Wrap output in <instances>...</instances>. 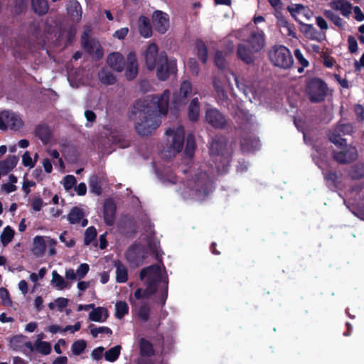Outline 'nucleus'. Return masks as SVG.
<instances>
[{
    "instance_id": "nucleus-1",
    "label": "nucleus",
    "mask_w": 364,
    "mask_h": 364,
    "mask_svg": "<svg viewBox=\"0 0 364 364\" xmlns=\"http://www.w3.org/2000/svg\"><path fill=\"white\" fill-rule=\"evenodd\" d=\"M169 95L170 92L166 90L161 95L148 96L135 102L129 118L135 120V129L139 135L151 134L160 126L161 117L168 113Z\"/></svg>"
},
{
    "instance_id": "nucleus-2",
    "label": "nucleus",
    "mask_w": 364,
    "mask_h": 364,
    "mask_svg": "<svg viewBox=\"0 0 364 364\" xmlns=\"http://www.w3.org/2000/svg\"><path fill=\"white\" fill-rule=\"evenodd\" d=\"M237 131L240 136V150L242 153H252L259 149L260 140L253 133V116L248 112L239 110L235 117Z\"/></svg>"
},
{
    "instance_id": "nucleus-3",
    "label": "nucleus",
    "mask_w": 364,
    "mask_h": 364,
    "mask_svg": "<svg viewBox=\"0 0 364 364\" xmlns=\"http://www.w3.org/2000/svg\"><path fill=\"white\" fill-rule=\"evenodd\" d=\"M328 92L326 82L320 77H314L306 80L305 92L312 103L323 102Z\"/></svg>"
},
{
    "instance_id": "nucleus-4",
    "label": "nucleus",
    "mask_w": 364,
    "mask_h": 364,
    "mask_svg": "<svg viewBox=\"0 0 364 364\" xmlns=\"http://www.w3.org/2000/svg\"><path fill=\"white\" fill-rule=\"evenodd\" d=\"M270 61L277 67L289 69L294 63L290 50L284 46L276 45L269 52Z\"/></svg>"
},
{
    "instance_id": "nucleus-5",
    "label": "nucleus",
    "mask_w": 364,
    "mask_h": 364,
    "mask_svg": "<svg viewBox=\"0 0 364 364\" xmlns=\"http://www.w3.org/2000/svg\"><path fill=\"white\" fill-rule=\"evenodd\" d=\"M156 68L158 79L161 81H165L170 75L176 73V60H168L166 52H161V57L159 58V61Z\"/></svg>"
},
{
    "instance_id": "nucleus-6",
    "label": "nucleus",
    "mask_w": 364,
    "mask_h": 364,
    "mask_svg": "<svg viewBox=\"0 0 364 364\" xmlns=\"http://www.w3.org/2000/svg\"><path fill=\"white\" fill-rule=\"evenodd\" d=\"M240 36L248 34L247 38L242 39L244 43L249 47L252 48L254 51L260 52L265 46V35L263 31L257 28L255 31H251L248 33L246 28L241 29L240 31Z\"/></svg>"
},
{
    "instance_id": "nucleus-7",
    "label": "nucleus",
    "mask_w": 364,
    "mask_h": 364,
    "mask_svg": "<svg viewBox=\"0 0 364 364\" xmlns=\"http://www.w3.org/2000/svg\"><path fill=\"white\" fill-rule=\"evenodd\" d=\"M159 267L156 264H153L143 268L139 273V279L141 281H144L146 289L154 294H155L158 290L160 277L159 276L153 277L151 275L154 274H159Z\"/></svg>"
},
{
    "instance_id": "nucleus-8",
    "label": "nucleus",
    "mask_w": 364,
    "mask_h": 364,
    "mask_svg": "<svg viewBox=\"0 0 364 364\" xmlns=\"http://www.w3.org/2000/svg\"><path fill=\"white\" fill-rule=\"evenodd\" d=\"M343 147L344 149L341 151L333 150L332 152V157L336 162L340 164H349L358 159V152L355 146L346 144Z\"/></svg>"
},
{
    "instance_id": "nucleus-9",
    "label": "nucleus",
    "mask_w": 364,
    "mask_h": 364,
    "mask_svg": "<svg viewBox=\"0 0 364 364\" xmlns=\"http://www.w3.org/2000/svg\"><path fill=\"white\" fill-rule=\"evenodd\" d=\"M23 123L21 117L9 110H4L0 113V129L6 130L9 128L11 130H19Z\"/></svg>"
},
{
    "instance_id": "nucleus-10",
    "label": "nucleus",
    "mask_w": 364,
    "mask_h": 364,
    "mask_svg": "<svg viewBox=\"0 0 364 364\" xmlns=\"http://www.w3.org/2000/svg\"><path fill=\"white\" fill-rule=\"evenodd\" d=\"M90 31L85 30L81 36V43L83 49L90 55H95L99 60L102 58L103 52L97 41L89 38Z\"/></svg>"
},
{
    "instance_id": "nucleus-11",
    "label": "nucleus",
    "mask_w": 364,
    "mask_h": 364,
    "mask_svg": "<svg viewBox=\"0 0 364 364\" xmlns=\"http://www.w3.org/2000/svg\"><path fill=\"white\" fill-rule=\"evenodd\" d=\"M124 257L130 264L139 267L143 264L145 255L140 245L134 243L126 250Z\"/></svg>"
},
{
    "instance_id": "nucleus-12",
    "label": "nucleus",
    "mask_w": 364,
    "mask_h": 364,
    "mask_svg": "<svg viewBox=\"0 0 364 364\" xmlns=\"http://www.w3.org/2000/svg\"><path fill=\"white\" fill-rule=\"evenodd\" d=\"M166 135L172 137L171 148L177 153L181 151L184 145L185 130L183 126L179 125L176 129H168L165 132Z\"/></svg>"
},
{
    "instance_id": "nucleus-13",
    "label": "nucleus",
    "mask_w": 364,
    "mask_h": 364,
    "mask_svg": "<svg viewBox=\"0 0 364 364\" xmlns=\"http://www.w3.org/2000/svg\"><path fill=\"white\" fill-rule=\"evenodd\" d=\"M144 56L146 68L150 71L154 70L161 57L157 45L154 43H150L144 50Z\"/></svg>"
},
{
    "instance_id": "nucleus-14",
    "label": "nucleus",
    "mask_w": 364,
    "mask_h": 364,
    "mask_svg": "<svg viewBox=\"0 0 364 364\" xmlns=\"http://www.w3.org/2000/svg\"><path fill=\"white\" fill-rule=\"evenodd\" d=\"M192 94V85L189 80H183L180 86L178 93H176L172 99V103L176 108L179 106L186 105L188 102V98Z\"/></svg>"
},
{
    "instance_id": "nucleus-15",
    "label": "nucleus",
    "mask_w": 364,
    "mask_h": 364,
    "mask_svg": "<svg viewBox=\"0 0 364 364\" xmlns=\"http://www.w3.org/2000/svg\"><path fill=\"white\" fill-rule=\"evenodd\" d=\"M152 22L155 30L159 33H165L169 28L168 15L157 10L153 13Z\"/></svg>"
},
{
    "instance_id": "nucleus-16",
    "label": "nucleus",
    "mask_w": 364,
    "mask_h": 364,
    "mask_svg": "<svg viewBox=\"0 0 364 364\" xmlns=\"http://www.w3.org/2000/svg\"><path fill=\"white\" fill-rule=\"evenodd\" d=\"M125 77L128 80L135 79L139 73V65L134 52H130L127 56V63L124 65Z\"/></svg>"
},
{
    "instance_id": "nucleus-17",
    "label": "nucleus",
    "mask_w": 364,
    "mask_h": 364,
    "mask_svg": "<svg viewBox=\"0 0 364 364\" xmlns=\"http://www.w3.org/2000/svg\"><path fill=\"white\" fill-rule=\"evenodd\" d=\"M205 119L208 124L217 129L224 128L226 124L225 116L217 109H207Z\"/></svg>"
},
{
    "instance_id": "nucleus-18",
    "label": "nucleus",
    "mask_w": 364,
    "mask_h": 364,
    "mask_svg": "<svg viewBox=\"0 0 364 364\" xmlns=\"http://www.w3.org/2000/svg\"><path fill=\"white\" fill-rule=\"evenodd\" d=\"M255 53H257V52L254 51L252 48L245 43H241L237 45V56L245 64L251 65L255 63Z\"/></svg>"
},
{
    "instance_id": "nucleus-19",
    "label": "nucleus",
    "mask_w": 364,
    "mask_h": 364,
    "mask_svg": "<svg viewBox=\"0 0 364 364\" xmlns=\"http://www.w3.org/2000/svg\"><path fill=\"white\" fill-rule=\"evenodd\" d=\"M117 206L112 199L106 200L103 205V219L105 224L112 226L116 219Z\"/></svg>"
},
{
    "instance_id": "nucleus-20",
    "label": "nucleus",
    "mask_w": 364,
    "mask_h": 364,
    "mask_svg": "<svg viewBox=\"0 0 364 364\" xmlns=\"http://www.w3.org/2000/svg\"><path fill=\"white\" fill-rule=\"evenodd\" d=\"M107 63L111 68L117 72H122L124 69V58L119 53H110L107 57Z\"/></svg>"
},
{
    "instance_id": "nucleus-21",
    "label": "nucleus",
    "mask_w": 364,
    "mask_h": 364,
    "mask_svg": "<svg viewBox=\"0 0 364 364\" xmlns=\"http://www.w3.org/2000/svg\"><path fill=\"white\" fill-rule=\"evenodd\" d=\"M119 230L122 235L130 237L136 234V227L134 218H127L122 220Z\"/></svg>"
},
{
    "instance_id": "nucleus-22",
    "label": "nucleus",
    "mask_w": 364,
    "mask_h": 364,
    "mask_svg": "<svg viewBox=\"0 0 364 364\" xmlns=\"http://www.w3.org/2000/svg\"><path fill=\"white\" fill-rule=\"evenodd\" d=\"M18 158L15 155H9L6 159L0 161V172L2 175L8 174L17 164Z\"/></svg>"
},
{
    "instance_id": "nucleus-23",
    "label": "nucleus",
    "mask_w": 364,
    "mask_h": 364,
    "mask_svg": "<svg viewBox=\"0 0 364 364\" xmlns=\"http://www.w3.org/2000/svg\"><path fill=\"white\" fill-rule=\"evenodd\" d=\"M116 267V282L118 283H125L128 280V269L124 264L119 260L114 262Z\"/></svg>"
},
{
    "instance_id": "nucleus-24",
    "label": "nucleus",
    "mask_w": 364,
    "mask_h": 364,
    "mask_svg": "<svg viewBox=\"0 0 364 364\" xmlns=\"http://www.w3.org/2000/svg\"><path fill=\"white\" fill-rule=\"evenodd\" d=\"M139 31L140 35L144 38H149L152 34V28L150 20L148 17L141 16L139 19Z\"/></svg>"
},
{
    "instance_id": "nucleus-25",
    "label": "nucleus",
    "mask_w": 364,
    "mask_h": 364,
    "mask_svg": "<svg viewBox=\"0 0 364 364\" xmlns=\"http://www.w3.org/2000/svg\"><path fill=\"white\" fill-rule=\"evenodd\" d=\"M226 149V143L221 139H214L210 146V152L216 156H223Z\"/></svg>"
},
{
    "instance_id": "nucleus-26",
    "label": "nucleus",
    "mask_w": 364,
    "mask_h": 364,
    "mask_svg": "<svg viewBox=\"0 0 364 364\" xmlns=\"http://www.w3.org/2000/svg\"><path fill=\"white\" fill-rule=\"evenodd\" d=\"M140 355L143 357H151L154 355L153 344L144 338H141L139 341Z\"/></svg>"
},
{
    "instance_id": "nucleus-27",
    "label": "nucleus",
    "mask_w": 364,
    "mask_h": 364,
    "mask_svg": "<svg viewBox=\"0 0 364 364\" xmlns=\"http://www.w3.org/2000/svg\"><path fill=\"white\" fill-rule=\"evenodd\" d=\"M35 135L38 137L43 144L50 141L52 134L49 127L46 124H39L35 129Z\"/></svg>"
},
{
    "instance_id": "nucleus-28",
    "label": "nucleus",
    "mask_w": 364,
    "mask_h": 364,
    "mask_svg": "<svg viewBox=\"0 0 364 364\" xmlns=\"http://www.w3.org/2000/svg\"><path fill=\"white\" fill-rule=\"evenodd\" d=\"M46 250V245L42 236L37 235L33 239L32 252L37 257H42Z\"/></svg>"
},
{
    "instance_id": "nucleus-29",
    "label": "nucleus",
    "mask_w": 364,
    "mask_h": 364,
    "mask_svg": "<svg viewBox=\"0 0 364 364\" xmlns=\"http://www.w3.org/2000/svg\"><path fill=\"white\" fill-rule=\"evenodd\" d=\"M67 12L73 19L78 20L81 18V6L76 0H70L67 5Z\"/></svg>"
},
{
    "instance_id": "nucleus-30",
    "label": "nucleus",
    "mask_w": 364,
    "mask_h": 364,
    "mask_svg": "<svg viewBox=\"0 0 364 364\" xmlns=\"http://www.w3.org/2000/svg\"><path fill=\"white\" fill-rule=\"evenodd\" d=\"M31 6L33 12L40 16L47 14L49 9L47 0H31Z\"/></svg>"
},
{
    "instance_id": "nucleus-31",
    "label": "nucleus",
    "mask_w": 364,
    "mask_h": 364,
    "mask_svg": "<svg viewBox=\"0 0 364 364\" xmlns=\"http://www.w3.org/2000/svg\"><path fill=\"white\" fill-rule=\"evenodd\" d=\"M327 135L328 140L339 148L343 147L347 142L346 139L341 137V134L336 127L333 130L328 131Z\"/></svg>"
},
{
    "instance_id": "nucleus-32",
    "label": "nucleus",
    "mask_w": 364,
    "mask_h": 364,
    "mask_svg": "<svg viewBox=\"0 0 364 364\" xmlns=\"http://www.w3.org/2000/svg\"><path fill=\"white\" fill-rule=\"evenodd\" d=\"M200 105L198 97H194L189 106L188 111V119L192 122H196L199 117Z\"/></svg>"
},
{
    "instance_id": "nucleus-33",
    "label": "nucleus",
    "mask_w": 364,
    "mask_h": 364,
    "mask_svg": "<svg viewBox=\"0 0 364 364\" xmlns=\"http://www.w3.org/2000/svg\"><path fill=\"white\" fill-rule=\"evenodd\" d=\"M196 48L197 50V56L202 63L205 64L208 60V48L205 43L198 39L196 41Z\"/></svg>"
},
{
    "instance_id": "nucleus-34",
    "label": "nucleus",
    "mask_w": 364,
    "mask_h": 364,
    "mask_svg": "<svg viewBox=\"0 0 364 364\" xmlns=\"http://www.w3.org/2000/svg\"><path fill=\"white\" fill-rule=\"evenodd\" d=\"M348 174L353 180L364 178V163L356 164L352 166Z\"/></svg>"
},
{
    "instance_id": "nucleus-35",
    "label": "nucleus",
    "mask_w": 364,
    "mask_h": 364,
    "mask_svg": "<svg viewBox=\"0 0 364 364\" xmlns=\"http://www.w3.org/2000/svg\"><path fill=\"white\" fill-rule=\"evenodd\" d=\"M83 218L82 210L77 206L73 207L68 215V220L70 224L79 223Z\"/></svg>"
},
{
    "instance_id": "nucleus-36",
    "label": "nucleus",
    "mask_w": 364,
    "mask_h": 364,
    "mask_svg": "<svg viewBox=\"0 0 364 364\" xmlns=\"http://www.w3.org/2000/svg\"><path fill=\"white\" fill-rule=\"evenodd\" d=\"M89 187L90 191L96 196H100L102 193L101 182L97 175H92L89 178Z\"/></svg>"
},
{
    "instance_id": "nucleus-37",
    "label": "nucleus",
    "mask_w": 364,
    "mask_h": 364,
    "mask_svg": "<svg viewBox=\"0 0 364 364\" xmlns=\"http://www.w3.org/2000/svg\"><path fill=\"white\" fill-rule=\"evenodd\" d=\"M98 75L101 82L107 85H114L117 81L114 75L105 69H102Z\"/></svg>"
},
{
    "instance_id": "nucleus-38",
    "label": "nucleus",
    "mask_w": 364,
    "mask_h": 364,
    "mask_svg": "<svg viewBox=\"0 0 364 364\" xmlns=\"http://www.w3.org/2000/svg\"><path fill=\"white\" fill-rule=\"evenodd\" d=\"M151 307L147 303H142L136 310V316L142 322H147L150 317Z\"/></svg>"
},
{
    "instance_id": "nucleus-39",
    "label": "nucleus",
    "mask_w": 364,
    "mask_h": 364,
    "mask_svg": "<svg viewBox=\"0 0 364 364\" xmlns=\"http://www.w3.org/2000/svg\"><path fill=\"white\" fill-rule=\"evenodd\" d=\"M129 314V306L126 301H119L115 304L114 316L117 319L123 318Z\"/></svg>"
},
{
    "instance_id": "nucleus-40",
    "label": "nucleus",
    "mask_w": 364,
    "mask_h": 364,
    "mask_svg": "<svg viewBox=\"0 0 364 364\" xmlns=\"http://www.w3.org/2000/svg\"><path fill=\"white\" fill-rule=\"evenodd\" d=\"M213 83L218 97L220 100L225 102L228 100V95L226 94V91L223 85L222 82L218 78L214 77Z\"/></svg>"
},
{
    "instance_id": "nucleus-41",
    "label": "nucleus",
    "mask_w": 364,
    "mask_h": 364,
    "mask_svg": "<svg viewBox=\"0 0 364 364\" xmlns=\"http://www.w3.org/2000/svg\"><path fill=\"white\" fill-rule=\"evenodd\" d=\"M14 230L12 229L10 226L5 227L0 236L2 245L4 246H6L9 243H10L14 237Z\"/></svg>"
},
{
    "instance_id": "nucleus-42",
    "label": "nucleus",
    "mask_w": 364,
    "mask_h": 364,
    "mask_svg": "<svg viewBox=\"0 0 364 364\" xmlns=\"http://www.w3.org/2000/svg\"><path fill=\"white\" fill-rule=\"evenodd\" d=\"M196 148L195 137L193 134H188L186 137V142L185 146V154L192 157L194 154L195 149Z\"/></svg>"
},
{
    "instance_id": "nucleus-43",
    "label": "nucleus",
    "mask_w": 364,
    "mask_h": 364,
    "mask_svg": "<svg viewBox=\"0 0 364 364\" xmlns=\"http://www.w3.org/2000/svg\"><path fill=\"white\" fill-rule=\"evenodd\" d=\"M121 349V346L117 345L107 350L105 353V360L109 362L116 361L119 357Z\"/></svg>"
},
{
    "instance_id": "nucleus-44",
    "label": "nucleus",
    "mask_w": 364,
    "mask_h": 364,
    "mask_svg": "<svg viewBox=\"0 0 364 364\" xmlns=\"http://www.w3.org/2000/svg\"><path fill=\"white\" fill-rule=\"evenodd\" d=\"M53 278L51 280L52 285L60 289L67 288L68 282L65 281L63 277L60 276L56 271L53 272Z\"/></svg>"
},
{
    "instance_id": "nucleus-45",
    "label": "nucleus",
    "mask_w": 364,
    "mask_h": 364,
    "mask_svg": "<svg viewBox=\"0 0 364 364\" xmlns=\"http://www.w3.org/2000/svg\"><path fill=\"white\" fill-rule=\"evenodd\" d=\"M103 312H105L106 317L108 316V311L106 309L102 307L93 308V310L89 314V318L95 322L102 321Z\"/></svg>"
},
{
    "instance_id": "nucleus-46",
    "label": "nucleus",
    "mask_w": 364,
    "mask_h": 364,
    "mask_svg": "<svg viewBox=\"0 0 364 364\" xmlns=\"http://www.w3.org/2000/svg\"><path fill=\"white\" fill-rule=\"evenodd\" d=\"M87 343L85 340H77L73 343L71 350L75 355H80L85 351Z\"/></svg>"
},
{
    "instance_id": "nucleus-47",
    "label": "nucleus",
    "mask_w": 364,
    "mask_h": 364,
    "mask_svg": "<svg viewBox=\"0 0 364 364\" xmlns=\"http://www.w3.org/2000/svg\"><path fill=\"white\" fill-rule=\"evenodd\" d=\"M323 178L325 181L328 183H331L333 187H337V181L338 179V174L336 171L328 170L323 171Z\"/></svg>"
},
{
    "instance_id": "nucleus-48",
    "label": "nucleus",
    "mask_w": 364,
    "mask_h": 364,
    "mask_svg": "<svg viewBox=\"0 0 364 364\" xmlns=\"http://www.w3.org/2000/svg\"><path fill=\"white\" fill-rule=\"evenodd\" d=\"M36 350L42 355H47L51 352V346L46 341H36L35 343Z\"/></svg>"
},
{
    "instance_id": "nucleus-49",
    "label": "nucleus",
    "mask_w": 364,
    "mask_h": 364,
    "mask_svg": "<svg viewBox=\"0 0 364 364\" xmlns=\"http://www.w3.org/2000/svg\"><path fill=\"white\" fill-rule=\"evenodd\" d=\"M323 14L326 18L331 20L336 26L341 27L343 26L342 18L331 10H324Z\"/></svg>"
},
{
    "instance_id": "nucleus-50",
    "label": "nucleus",
    "mask_w": 364,
    "mask_h": 364,
    "mask_svg": "<svg viewBox=\"0 0 364 364\" xmlns=\"http://www.w3.org/2000/svg\"><path fill=\"white\" fill-rule=\"evenodd\" d=\"M97 237V230L94 226L87 228L85 232L84 243L85 245H90Z\"/></svg>"
},
{
    "instance_id": "nucleus-51",
    "label": "nucleus",
    "mask_w": 364,
    "mask_h": 364,
    "mask_svg": "<svg viewBox=\"0 0 364 364\" xmlns=\"http://www.w3.org/2000/svg\"><path fill=\"white\" fill-rule=\"evenodd\" d=\"M307 38L310 40L316 41L318 42H322L326 39V34L324 33H321L317 31V29L314 26L311 28V31L309 35L306 36Z\"/></svg>"
},
{
    "instance_id": "nucleus-52",
    "label": "nucleus",
    "mask_w": 364,
    "mask_h": 364,
    "mask_svg": "<svg viewBox=\"0 0 364 364\" xmlns=\"http://www.w3.org/2000/svg\"><path fill=\"white\" fill-rule=\"evenodd\" d=\"M214 62L218 69L223 70L226 66V60L223 55L222 51L218 50L215 53Z\"/></svg>"
},
{
    "instance_id": "nucleus-53",
    "label": "nucleus",
    "mask_w": 364,
    "mask_h": 364,
    "mask_svg": "<svg viewBox=\"0 0 364 364\" xmlns=\"http://www.w3.org/2000/svg\"><path fill=\"white\" fill-rule=\"evenodd\" d=\"M0 298L1 299L2 305L6 306H12V301L10 298L9 292L4 287L0 288Z\"/></svg>"
},
{
    "instance_id": "nucleus-54",
    "label": "nucleus",
    "mask_w": 364,
    "mask_h": 364,
    "mask_svg": "<svg viewBox=\"0 0 364 364\" xmlns=\"http://www.w3.org/2000/svg\"><path fill=\"white\" fill-rule=\"evenodd\" d=\"M154 294L149 291L147 289L138 288L134 291V298L137 300L143 299H149Z\"/></svg>"
},
{
    "instance_id": "nucleus-55",
    "label": "nucleus",
    "mask_w": 364,
    "mask_h": 364,
    "mask_svg": "<svg viewBox=\"0 0 364 364\" xmlns=\"http://www.w3.org/2000/svg\"><path fill=\"white\" fill-rule=\"evenodd\" d=\"M336 11H340L343 16L348 17L351 14L353 6L349 1H344L340 7H337Z\"/></svg>"
},
{
    "instance_id": "nucleus-56",
    "label": "nucleus",
    "mask_w": 364,
    "mask_h": 364,
    "mask_svg": "<svg viewBox=\"0 0 364 364\" xmlns=\"http://www.w3.org/2000/svg\"><path fill=\"white\" fill-rule=\"evenodd\" d=\"M28 6V0H16L14 2V12L16 14H21L23 13Z\"/></svg>"
},
{
    "instance_id": "nucleus-57",
    "label": "nucleus",
    "mask_w": 364,
    "mask_h": 364,
    "mask_svg": "<svg viewBox=\"0 0 364 364\" xmlns=\"http://www.w3.org/2000/svg\"><path fill=\"white\" fill-rule=\"evenodd\" d=\"M294 55L299 63L302 65V68H299L298 69L299 73H301L303 71L304 68H307L309 65V61L304 57L302 53L299 49H296L294 50Z\"/></svg>"
},
{
    "instance_id": "nucleus-58",
    "label": "nucleus",
    "mask_w": 364,
    "mask_h": 364,
    "mask_svg": "<svg viewBox=\"0 0 364 364\" xmlns=\"http://www.w3.org/2000/svg\"><path fill=\"white\" fill-rule=\"evenodd\" d=\"M274 14L277 18V24L278 26L285 28L289 26V23L282 14V11L277 10Z\"/></svg>"
},
{
    "instance_id": "nucleus-59",
    "label": "nucleus",
    "mask_w": 364,
    "mask_h": 364,
    "mask_svg": "<svg viewBox=\"0 0 364 364\" xmlns=\"http://www.w3.org/2000/svg\"><path fill=\"white\" fill-rule=\"evenodd\" d=\"M336 128L339 130L341 135H350L353 133V127L350 123L338 124Z\"/></svg>"
},
{
    "instance_id": "nucleus-60",
    "label": "nucleus",
    "mask_w": 364,
    "mask_h": 364,
    "mask_svg": "<svg viewBox=\"0 0 364 364\" xmlns=\"http://www.w3.org/2000/svg\"><path fill=\"white\" fill-rule=\"evenodd\" d=\"M76 183V178L73 175H67L63 178V186L67 191L70 190Z\"/></svg>"
},
{
    "instance_id": "nucleus-61",
    "label": "nucleus",
    "mask_w": 364,
    "mask_h": 364,
    "mask_svg": "<svg viewBox=\"0 0 364 364\" xmlns=\"http://www.w3.org/2000/svg\"><path fill=\"white\" fill-rule=\"evenodd\" d=\"M90 333H91V335L94 338H96L99 333H106V334L112 335V331L109 327L102 326V327H98V328L95 327V328H92L90 330Z\"/></svg>"
},
{
    "instance_id": "nucleus-62",
    "label": "nucleus",
    "mask_w": 364,
    "mask_h": 364,
    "mask_svg": "<svg viewBox=\"0 0 364 364\" xmlns=\"http://www.w3.org/2000/svg\"><path fill=\"white\" fill-rule=\"evenodd\" d=\"M304 6L300 4H295L294 6H288L287 10L289 11L291 16L294 18L296 21L299 20L296 18V14L300 13L302 10H304Z\"/></svg>"
},
{
    "instance_id": "nucleus-63",
    "label": "nucleus",
    "mask_w": 364,
    "mask_h": 364,
    "mask_svg": "<svg viewBox=\"0 0 364 364\" xmlns=\"http://www.w3.org/2000/svg\"><path fill=\"white\" fill-rule=\"evenodd\" d=\"M90 270V267L87 263H82L79 265L76 270V274L79 279H83Z\"/></svg>"
},
{
    "instance_id": "nucleus-64",
    "label": "nucleus",
    "mask_w": 364,
    "mask_h": 364,
    "mask_svg": "<svg viewBox=\"0 0 364 364\" xmlns=\"http://www.w3.org/2000/svg\"><path fill=\"white\" fill-rule=\"evenodd\" d=\"M188 68L193 75H198L200 71L199 65L195 58H191L188 62Z\"/></svg>"
}]
</instances>
